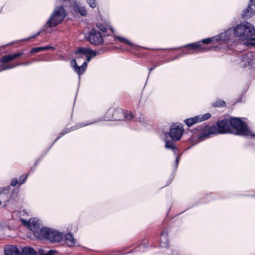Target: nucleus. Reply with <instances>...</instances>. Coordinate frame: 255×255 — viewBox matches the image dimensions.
I'll return each instance as SVG.
<instances>
[{
    "instance_id": "nucleus-1",
    "label": "nucleus",
    "mask_w": 255,
    "mask_h": 255,
    "mask_svg": "<svg viewBox=\"0 0 255 255\" xmlns=\"http://www.w3.org/2000/svg\"><path fill=\"white\" fill-rule=\"evenodd\" d=\"M114 40L130 47L128 50L136 54H142L147 59L150 60L151 64H159L158 61L169 62L181 58L185 55L191 54L194 52H206L209 51H218L220 47L218 46H203L199 41L186 44L182 46L172 48H152L147 49L137 45L128 38L121 36H115Z\"/></svg>"
},
{
    "instance_id": "nucleus-2",
    "label": "nucleus",
    "mask_w": 255,
    "mask_h": 255,
    "mask_svg": "<svg viewBox=\"0 0 255 255\" xmlns=\"http://www.w3.org/2000/svg\"><path fill=\"white\" fill-rule=\"evenodd\" d=\"M64 7L65 6L64 5L63 1L62 5L56 6L45 23L36 33L27 38H23L20 40H14L6 44L2 45L0 47L5 49L6 47L12 45L19 41H25L35 38L39 36L42 32L51 33L53 32V30L51 28L56 27L61 24L67 15V12Z\"/></svg>"
},
{
    "instance_id": "nucleus-3",
    "label": "nucleus",
    "mask_w": 255,
    "mask_h": 255,
    "mask_svg": "<svg viewBox=\"0 0 255 255\" xmlns=\"http://www.w3.org/2000/svg\"><path fill=\"white\" fill-rule=\"evenodd\" d=\"M235 34L236 37L242 40H246L244 43L248 47H255V26L245 20L235 26Z\"/></svg>"
},
{
    "instance_id": "nucleus-4",
    "label": "nucleus",
    "mask_w": 255,
    "mask_h": 255,
    "mask_svg": "<svg viewBox=\"0 0 255 255\" xmlns=\"http://www.w3.org/2000/svg\"><path fill=\"white\" fill-rule=\"evenodd\" d=\"M34 237L40 240H48L51 243L59 242L63 238L62 233L51 228L43 227L40 229V224L37 222V226L32 230Z\"/></svg>"
},
{
    "instance_id": "nucleus-5",
    "label": "nucleus",
    "mask_w": 255,
    "mask_h": 255,
    "mask_svg": "<svg viewBox=\"0 0 255 255\" xmlns=\"http://www.w3.org/2000/svg\"><path fill=\"white\" fill-rule=\"evenodd\" d=\"M191 132L193 134H197L196 137L192 136L189 139L191 142L195 144L209 138L211 135H215V128L213 125L208 126L206 123H204L191 129Z\"/></svg>"
},
{
    "instance_id": "nucleus-6",
    "label": "nucleus",
    "mask_w": 255,
    "mask_h": 255,
    "mask_svg": "<svg viewBox=\"0 0 255 255\" xmlns=\"http://www.w3.org/2000/svg\"><path fill=\"white\" fill-rule=\"evenodd\" d=\"M235 27L227 29L223 32L213 37H208L199 40L200 44L202 45L211 44L214 42H227L229 41L235 40L237 38L235 34Z\"/></svg>"
},
{
    "instance_id": "nucleus-7",
    "label": "nucleus",
    "mask_w": 255,
    "mask_h": 255,
    "mask_svg": "<svg viewBox=\"0 0 255 255\" xmlns=\"http://www.w3.org/2000/svg\"><path fill=\"white\" fill-rule=\"evenodd\" d=\"M29 54L24 50H20L14 53L5 54L0 58L1 64H30L29 61H26L29 58Z\"/></svg>"
},
{
    "instance_id": "nucleus-8",
    "label": "nucleus",
    "mask_w": 255,
    "mask_h": 255,
    "mask_svg": "<svg viewBox=\"0 0 255 255\" xmlns=\"http://www.w3.org/2000/svg\"><path fill=\"white\" fill-rule=\"evenodd\" d=\"M230 133L237 135L248 136L252 133L247 124L240 118L230 117Z\"/></svg>"
},
{
    "instance_id": "nucleus-9",
    "label": "nucleus",
    "mask_w": 255,
    "mask_h": 255,
    "mask_svg": "<svg viewBox=\"0 0 255 255\" xmlns=\"http://www.w3.org/2000/svg\"><path fill=\"white\" fill-rule=\"evenodd\" d=\"M134 116L131 112L124 111L122 109H109L105 115L106 121L131 120Z\"/></svg>"
},
{
    "instance_id": "nucleus-10",
    "label": "nucleus",
    "mask_w": 255,
    "mask_h": 255,
    "mask_svg": "<svg viewBox=\"0 0 255 255\" xmlns=\"http://www.w3.org/2000/svg\"><path fill=\"white\" fill-rule=\"evenodd\" d=\"M75 54L76 58L85 57L86 59L82 64H88L96 56V52L91 48L80 46L75 50Z\"/></svg>"
},
{
    "instance_id": "nucleus-11",
    "label": "nucleus",
    "mask_w": 255,
    "mask_h": 255,
    "mask_svg": "<svg viewBox=\"0 0 255 255\" xmlns=\"http://www.w3.org/2000/svg\"><path fill=\"white\" fill-rule=\"evenodd\" d=\"M66 7L69 8L73 14H77L82 17L87 14V10L84 6H81L76 0H69L64 3Z\"/></svg>"
},
{
    "instance_id": "nucleus-12",
    "label": "nucleus",
    "mask_w": 255,
    "mask_h": 255,
    "mask_svg": "<svg viewBox=\"0 0 255 255\" xmlns=\"http://www.w3.org/2000/svg\"><path fill=\"white\" fill-rule=\"evenodd\" d=\"M85 38L88 41L95 45H99L104 42V38L102 33L94 27L92 28L85 34Z\"/></svg>"
},
{
    "instance_id": "nucleus-13",
    "label": "nucleus",
    "mask_w": 255,
    "mask_h": 255,
    "mask_svg": "<svg viewBox=\"0 0 255 255\" xmlns=\"http://www.w3.org/2000/svg\"><path fill=\"white\" fill-rule=\"evenodd\" d=\"M215 128V135L230 133V118H224L218 121L213 125Z\"/></svg>"
},
{
    "instance_id": "nucleus-14",
    "label": "nucleus",
    "mask_w": 255,
    "mask_h": 255,
    "mask_svg": "<svg viewBox=\"0 0 255 255\" xmlns=\"http://www.w3.org/2000/svg\"><path fill=\"white\" fill-rule=\"evenodd\" d=\"M184 131L183 126L180 123H174L171 125L170 130L166 134H169L171 138L175 141L179 140L182 137Z\"/></svg>"
},
{
    "instance_id": "nucleus-15",
    "label": "nucleus",
    "mask_w": 255,
    "mask_h": 255,
    "mask_svg": "<svg viewBox=\"0 0 255 255\" xmlns=\"http://www.w3.org/2000/svg\"><path fill=\"white\" fill-rule=\"evenodd\" d=\"M211 117V114L208 113L187 119L184 120V122L187 127H190L195 124L206 121L209 119Z\"/></svg>"
},
{
    "instance_id": "nucleus-16",
    "label": "nucleus",
    "mask_w": 255,
    "mask_h": 255,
    "mask_svg": "<svg viewBox=\"0 0 255 255\" xmlns=\"http://www.w3.org/2000/svg\"><path fill=\"white\" fill-rule=\"evenodd\" d=\"M94 123V122H86V123H80L74 126L71 127L70 128H65L63 129L58 134L57 138L54 140L53 144H54L55 142H56L58 139H59L60 138H61L63 136L65 135L66 134H67L71 131L77 130L81 128L84 127L85 126H87L89 125H90Z\"/></svg>"
},
{
    "instance_id": "nucleus-17",
    "label": "nucleus",
    "mask_w": 255,
    "mask_h": 255,
    "mask_svg": "<svg viewBox=\"0 0 255 255\" xmlns=\"http://www.w3.org/2000/svg\"><path fill=\"white\" fill-rule=\"evenodd\" d=\"M242 17L245 19L252 17L255 15V0H250L248 5L242 12Z\"/></svg>"
},
{
    "instance_id": "nucleus-18",
    "label": "nucleus",
    "mask_w": 255,
    "mask_h": 255,
    "mask_svg": "<svg viewBox=\"0 0 255 255\" xmlns=\"http://www.w3.org/2000/svg\"><path fill=\"white\" fill-rule=\"evenodd\" d=\"M4 255H21V253L16 246L7 245L4 249Z\"/></svg>"
},
{
    "instance_id": "nucleus-19",
    "label": "nucleus",
    "mask_w": 255,
    "mask_h": 255,
    "mask_svg": "<svg viewBox=\"0 0 255 255\" xmlns=\"http://www.w3.org/2000/svg\"><path fill=\"white\" fill-rule=\"evenodd\" d=\"M55 48L51 45H46L44 46H39V47H35L31 48L28 53L29 54V56L31 54H34L35 53H38L41 51H47L48 50H51L52 51L54 50Z\"/></svg>"
},
{
    "instance_id": "nucleus-20",
    "label": "nucleus",
    "mask_w": 255,
    "mask_h": 255,
    "mask_svg": "<svg viewBox=\"0 0 255 255\" xmlns=\"http://www.w3.org/2000/svg\"><path fill=\"white\" fill-rule=\"evenodd\" d=\"M21 222L23 225L28 228L31 231H32L35 227L36 226H37L38 221H35V220L33 219H31L29 221L21 219Z\"/></svg>"
},
{
    "instance_id": "nucleus-21",
    "label": "nucleus",
    "mask_w": 255,
    "mask_h": 255,
    "mask_svg": "<svg viewBox=\"0 0 255 255\" xmlns=\"http://www.w3.org/2000/svg\"><path fill=\"white\" fill-rule=\"evenodd\" d=\"M88 65H81L79 66L78 65H72L74 71L80 76L85 71Z\"/></svg>"
},
{
    "instance_id": "nucleus-22",
    "label": "nucleus",
    "mask_w": 255,
    "mask_h": 255,
    "mask_svg": "<svg viewBox=\"0 0 255 255\" xmlns=\"http://www.w3.org/2000/svg\"><path fill=\"white\" fill-rule=\"evenodd\" d=\"M174 140H165V147L167 149H170L173 151V152L175 153H177V151H178L177 148L175 146V143L174 142Z\"/></svg>"
},
{
    "instance_id": "nucleus-23",
    "label": "nucleus",
    "mask_w": 255,
    "mask_h": 255,
    "mask_svg": "<svg viewBox=\"0 0 255 255\" xmlns=\"http://www.w3.org/2000/svg\"><path fill=\"white\" fill-rule=\"evenodd\" d=\"M65 242L68 246H72L74 245V237L71 233H67L64 236Z\"/></svg>"
},
{
    "instance_id": "nucleus-24",
    "label": "nucleus",
    "mask_w": 255,
    "mask_h": 255,
    "mask_svg": "<svg viewBox=\"0 0 255 255\" xmlns=\"http://www.w3.org/2000/svg\"><path fill=\"white\" fill-rule=\"evenodd\" d=\"M21 255H37V253L33 248L26 247L23 249Z\"/></svg>"
},
{
    "instance_id": "nucleus-25",
    "label": "nucleus",
    "mask_w": 255,
    "mask_h": 255,
    "mask_svg": "<svg viewBox=\"0 0 255 255\" xmlns=\"http://www.w3.org/2000/svg\"><path fill=\"white\" fill-rule=\"evenodd\" d=\"M212 106L214 108L225 107L226 106V103L224 100L219 99L212 103Z\"/></svg>"
},
{
    "instance_id": "nucleus-26",
    "label": "nucleus",
    "mask_w": 255,
    "mask_h": 255,
    "mask_svg": "<svg viewBox=\"0 0 255 255\" xmlns=\"http://www.w3.org/2000/svg\"><path fill=\"white\" fill-rule=\"evenodd\" d=\"M96 26L99 29V30L104 33H106L108 31L106 25H104L102 23L98 22L96 23Z\"/></svg>"
},
{
    "instance_id": "nucleus-27",
    "label": "nucleus",
    "mask_w": 255,
    "mask_h": 255,
    "mask_svg": "<svg viewBox=\"0 0 255 255\" xmlns=\"http://www.w3.org/2000/svg\"><path fill=\"white\" fill-rule=\"evenodd\" d=\"M15 65H0V72L15 67Z\"/></svg>"
},
{
    "instance_id": "nucleus-28",
    "label": "nucleus",
    "mask_w": 255,
    "mask_h": 255,
    "mask_svg": "<svg viewBox=\"0 0 255 255\" xmlns=\"http://www.w3.org/2000/svg\"><path fill=\"white\" fill-rule=\"evenodd\" d=\"M27 175L22 174V175H21L19 177V181H18L19 185H21V184H23L25 182V181L27 179Z\"/></svg>"
},
{
    "instance_id": "nucleus-29",
    "label": "nucleus",
    "mask_w": 255,
    "mask_h": 255,
    "mask_svg": "<svg viewBox=\"0 0 255 255\" xmlns=\"http://www.w3.org/2000/svg\"><path fill=\"white\" fill-rule=\"evenodd\" d=\"M86 1L91 8H93L96 7L97 4L96 0H86Z\"/></svg>"
},
{
    "instance_id": "nucleus-30",
    "label": "nucleus",
    "mask_w": 255,
    "mask_h": 255,
    "mask_svg": "<svg viewBox=\"0 0 255 255\" xmlns=\"http://www.w3.org/2000/svg\"><path fill=\"white\" fill-rule=\"evenodd\" d=\"M57 252L55 250H49L46 253L40 252L39 255H53L56 254Z\"/></svg>"
},
{
    "instance_id": "nucleus-31",
    "label": "nucleus",
    "mask_w": 255,
    "mask_h": 255,
    "mask_svg": "<svg viewBox=\"0 0 255 255\" xmlns=\"http://www.w3.org/2000/svg\"><path fill=\"white\" fill-rule=\"evenodd\" d=\"M106 50L107 49L106 48H100L97 50H95V51L96 52V56L98 54H100L104 53L105 51H106Z\"/></svg>"
},
{
    "instance_id": "nucleus-32",
    "label": "nucleus",
    "mask_w": 255,
    "mask_h": 255,
    "mask_svg": "<svg viewBox=\"0 0 255 255\" xmlns=\"http://www.w3.org/2000/svg\"><path fill=\"white\" fill-rule=\"evenodd\" d=\"M18 183L17 178H13L11 179L10 185L12 186H16Z\"/></svg>"
},
{
    "instance_id": "nucleus-33",
    "label": "nucleus",
    "mask_w": 255,
    "mask_h": 255,
    "mask_svg": "<svg viewBox=\"0 0 255 255\" xmlns=\"http://www.w3.org/2000/svg\"><path fill=\"white\" fill-rule=\"evenodd\" d=\"M38 164V161H36L34 164L31 167V169H30V170L29 171V172L28 173H30L31 172H32L36 168L37 165Z\"/></svg>"
},
{
    "instance_id": "nucleus-34",
    "label": "nucleus",
    "mask_w": 255,
    "mask_h": 255,
    "mask_svg": "<svg viewBox=\"0 0 255 255\" xmlns=\"http://www.w3.org/2000/svg\"><path fill=\"white\" fill-rule=\"evenodd\" d=\"M70 64H77L76 59H72L70 61Z\"/></svg>"
},
{
    "instance_id": "nucleus-35",
    "label": "nucleus",
    "mask_w": 255,
    "mask_h": 255,
    "mask_svg": "<svg viewBox=\"0 0 255 255\" xmlns=\"http://www.w3.org/2000/svg\"><path fill=\"white\" fill-rule=\"evenodd\" d=\"M109 29L111 31V32L114 34V29L112 26H109Z\"/></svg>"
},
{
    "instance_id": "nucleus-36",
    "label": "nucleus",
    "mask_w": 255,
    "mask_h": 255,
    "mask_svg": "<svg viewBox=\"0 0 255 255\" xmlns=\"http://www.w3.org/2000/svg\"><path fill=\"white\" fill-rule=\"evenodd\" d=\"M156 65H154V66L152 67V68H148L149 70V72L152 70L153 69H154L156 67Z\"/></svg>"
},
{
    "instance_id": "nucleus-37",
    "label": "nucleus",
    "mask_w": 255,
    "mask_h": 255,
    "mask_svg": "<svg viewBox=\"0 0 255 255\" xmlns=\"http://www.w3.org/2000/svg\"><path fill=\"white\" fill-rule=\"evenodd\" d=\"M179 159H180V156H178L176 158V162L177 163H178L179 161Z\"/></svg>"
},
{
    "instance_id": "nucleus-38",
    "label": "nucleus",
    "mask_w": 255,
    "mask_h": 255,
    "mask_svg": "<svg viewBox=\"0 0 255 255\" xmlns=\"http://www.w3.org/2000/svg\"><path fill=\"white\" fill-rule=\"evenodd\" d=\"M161 237L165 236L164 230H163L162 233L160 234Z\"/></svg>"
},
{
    "instance_id": "nucleus-39",
    "label": "nucleus",
    "mask_w": 255,
    "mask_h": 255,
    "mask_svg": "<svg viewBox=\"0 0 255 255\" xmlns=\"http://www.w3.org/2000/svg\"><path fill=\"white\" fill-rule=\"evenodd\" d=\"M249 135L255 137V134L252 131V133Z\"/></svg>"
},
{
    "instance_id": "nucleus-40",
    "label": "nucleus",
    "mask_w": 255,
    "mask_h": 255,
    "mask_svg": "<svg viewBox=\"0 0 255 255\" xmlns=\"http://www.w3.org/2000/svg\"><path fill=\"white\" fill-rule=\"evenodd\" d=\"M247 64H252V61L251 60V59H250V60L247 62Z\"/></svg>"
},
{
    "instance_id": "nucleus-41",
    "label": "nucleus",
    "mask_w": 255,
    "mask_h": 255,
    "mask_svg": "<svg viewBox=\"0 0 255 255\" xmlns=\"http://www.w3.org/2000/svg\"><path fill=\"white\" fill-rule=\"evenodd\" d=\"M8 52L7 51H4V53H6V52Z\"/></svg>"
},
{
    "instance_id": "nucleus-42",
    "label": "nucleus",
    "mask_w": 255,
    "mask_h": 255,
    "mask_svg": "<svg viewBox=\"0 0 255 255\" xmlns=\"http://www.w3.org/2000/svg\"><path fill=\"white\" fill-rule=\"evenodd\" d=\"M105 36H108L109 35L105 34Z\"/></svg>"
},
{
    "instance_id": "nucleus-43",
    "label": "nucleus",
    "mask_w": 255,
    "mask_h": 255,
    "mask_svg": "<svg viewBox=\"0 0 255 255\" xmlns=\"http://www.w3.org/2000/svg\"><path fill=\"white\" fill-rule=\"evenodd\" d=\"M1 205V201H0V205Z\"/></svg>"
},
{
    "instance_id": "nucleus-44",
    "label": "nucleus",
    "mask_w": 255,
    "mask_h": 255,
    "mask_svg": "<svg viewBox=\"0 0 255 255\" xmlns=\"http://www.w3.org/2000/svg\"><path fill=\"white\" fill-rule=\"evenodd\" d=\"M254 60H255V57L254 58Z\"/></svg>"
}]
</instances>
